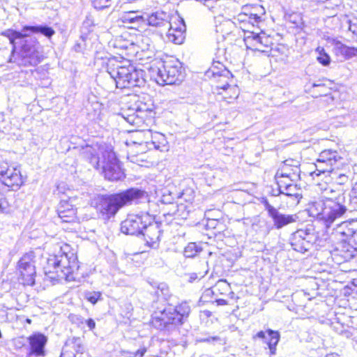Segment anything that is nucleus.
Masks as SVG:
<instances>
[{
	"label": "nucleus",
	"mask_w": 357,
	"mask_h": 357,
	"mask_svg": "<svg viewBox=\"0 0 357 357\" xmlns=\"http://www.w3.org/2000/svg\"><path fill=\"white\" fill-rule=\"evenodd\" d=\"M146 198V191L131 188L116 193L98 195L93 199L91 205L102 220H109L114 218L121 208Z\"/></svg>",
	"instance_id": "nucleus-1"
},
{
	"label": "nucleus",
	"mask_w": 357,
	"mask_h": 357,
	"mask_svg": "<svg viewBox=\"0 0 357 357\" xmlns=\"http://www.w3.org/2000/svg\"><path fill=\"white\" fill-rule=\"evenodd\" d=\"M106 68L117 88L141 86L145 83L144 71L137 69L128 61H120L112 58L108 60Z\"/></svg>",
	"instance_id": "nucleus-2"
},
{
	"label": "nucleus",
	"mask_w": 357,
	"mask_h": 357,
	"mask_svg": "<svg viewBox=\"0 0 357 357\" xmlns=\"http://www.w3.org/2000/svg\"><path fill=\"white\" fill-rule=\"evenodd\" d=\"M344 202L343 195L335 199L331 198L325 201L319 200L313 203L310 210L313 215L322 221L328 229L333 223L344 217L348 210Z\"/></svg>",
	"instance_id": "nucleus-3"
},
{
	"label": "nucleus",
	"mask_w": 357,
	"mask_h": 357,
	"mask_svg": "<svg viewBox=\"0 0 357 357\" xmlns=\"http://www.w3.org/2000/svg\"><path fill=\"white\" fill-rule=\"evenodd\" d=\"M77 257L72 252H66L61 248V251L56 255L48 259L47 271L46 275L55 273L56 276L50 275L54 280L64 279L66 281H74L75 280V273L78 270Z\"/></svg>",
	"instance_id": "nucleus-4"
},
{
	"label": "nucleus",
	"mask_w": 357,
	"mask_h": 357,
	"mask_svg": "<svg viewBox=\"0 0 357 357\" xmlns=\"http://www.w3.org/2000/svg\"><path fill=\"white\" fill-rule=\"evenodd\" d=\"M190 310V307L186 302L175 307H167L162 311L155 313L153 325L160 330L174 331L187 320Z\"/></svg>",
	"instance_id": "nucleus-5"
},
{
	"label": "nucleus",
	"mask_w": 357,
	"mask_h": 357,
	"mask_svg": "<svg viewBox=\"0 0 357 357\" xmlns=\"http://www.w3.org/2000/svg\"><path fill=\"white\" fill-rule=\"evenodd\" d=\"M342 160L343 158L337 151L324 150L319 153V158L317 159L316 169L319 173L329 172L332 179L337 184L344 185L349 180L348 176L344 173H338L335 170L343 163Z\"/></svg>",
	"instance_id": "nucleus-6"
},
{
	"label": "nucleus",
	"mask_w": 357,
	"mask_h": 357,
	"mask_svg": "<svg viewBox=\"0 0 357 357\" xmlns=\"http://www.w3.org/2000/svg\"><path fill=\"white\" fill-rule=\"evenodd\" d=\"M151 77L160 85L176 84L184 78L182 63L176 59L163 61L160 67L151 68Z\"/></svg>",
	"instance_id": "nucleus-7"
},
{
	"label": "nucleus",
	"mask_w": 357,
	"mask_h": 357,
	"mask_svg": "<svg viewBox=\"0 0 357 357\" xmlns=\"http://www.w3.org/2000/svg\"><path fill=\"white\" fill-rule=\"evenodd\" d=\"M19 40H20L21 48L18 56L15 58V54L13 56L11 53L8 61L10 63H17L18 66H36L40 63L43 56L40 52L41 46L37 40L33 38H26V37Z\"/></svg>",
	"instance_id": "nucleus-8"
},
{
	"label": "nucleus",
	"mask_w": 357,
	"mask_h": 357,
	"mask_svg": "<svg viewBox=\"0 0 357 357\" xmlns=\"http://www.w3.org/2000/svg\"><path fill=\"white\" fill-rule=\"evenodd\" d=\"M248 9V7H245V11L234 17V21L227 20L221 23L217 31L223 32L226 29L225 33L229 34L231 32V28L234 26H238L244 32V36L248 35L249 31H254L255 26L261 21V17L257 13L247 12Z\"/></svg>",
	"instance_id": "nucleus-9"
},
{
	"label": "nucleus",
	"mask_w": 357,
	"mask_h": 357,
	"mask_svg": "<svg viewBox=\"0 0 357 357\" xmlns=\"http://www.w3.org/2000/svg\"><path fill=\"white\" fill-rule=\"evenodd\" d=\"M318 238V232L313 224H307L294 232L289 238L291 248L296 252L304 253L309 250Z\"/></svg>",
	"instance_id": "nucleus-10"
},
{
	"label": "nucleus",
	"mask_w": 357,
	"mask_h": 357,
	"mask_svg": "<svg viewBox=\"0 0 357 357\" xmlns=\"http://www.w3.org/2000/svg\"><path fill=\"white\" fill-rule=\"evenodd\" d=\"M101 164L102 173L108 181H116L125 177L119 160L112 150L107 149L102 152Z\"/></svg>",
	"instance_id": "nucleus-11"
},
{
	"label": "nucleus",
	"mask_w": 357,
	"mask_h": 357,
	"mask_svg": "<svg viewBox=\"0 0 357 357\" xmlns=\"http://www.w3.org/2000/svg\"><path fill=\"white\" fill-rule=\"evenodd\" d=\"M30 33H41L47 38H51L54 33V30L47 25L24 26L22 31H17L13 29H8L2 32L1 35L7 37L10 43L12 45V54L16 52V40L26 37Z\"/></svg>",
	"instance_id": "nucleus-12"
},
{
	"label": "nucleus",
	"mask_w": 357,
	"mask_h": 357,
	"mask_svg": "<svg viewBox=\"0 0 357 357\" xmlns=\"http://www.w3.org/2000/svg\"><path fill=\"white\" fill-rule=\"evenodd\" d=\"M151 112L152 109L146 103L139 102L124 112L122 116L130 125L140 127Z\"/></svg>",
	"instance_id": "nucleus-13"
},
{
	"label": "nucleus",
	"mask_w": 357,
	"mask_h": 357,
	"mask_svg": "<svg viewBox=\"0 0 357 357\" xmlns=\"http://www.w3.org/2000/svg\"><path fill=\"white\" fill-rule=\"evenodd\" d=\"M33 252L26 253L18 261V270L25 285L33 286L35 284L36 269L33 261Z\"/></svg>",
	"instance_id": "nucleus-14"
},
{
	"label": "nucleus",
	"mask_w": 357,
	"mask_h": 357,
	"mask_svg": "<svg viewBox=\"0 0 357 357\" xmlns=\"http://www.w3.org/2000/svg\"><path fill=\"white\" fill-rule=\"evenodd\" d=\"M261 203L267 211L268 217L272 219L274 227L277 229H280L291 223L295 222L298 219V216L295 214L290 215L280 213L266 199H264Z\"/></svg>",
	"instance_id": "nucleus-15"
},
{
	"label": "nucleus",
	"mask_w": 357,
	"mask_h": 357,
	"mask_svg": "<svg viewBox=\"0 0 357 357\" xmlns=\"http://www.w3.org/2000/svg\"><path fill=\"white\" fill-rule=\"evenodd\" d=\"M244 42L248 48L260 51L262 52H268L271 48L272 39L264 32L259 33L254 31H249L248 35L244 36Z\"/></svg>",
	"instance_id": "nucleus-16"
},
{
	"label": "nucleus",
	"mask_w": 357,
	"mask_h": 357,
	"mask_svg": "<svg viewBox=\"0 0 357 357\" xmlns=\"http://www.w3.org/2000/svg\"><path fill=\"white\" fill-rule=\"evenodd\" d=\"M0 182L13 191L17 190L23 183L20 171L7 167H0Z\"/></svg>",
	"instance_id": "nucleus-17"
},
{
	"label": "nucleus",
	"mask_w": 357,
	"mask_h": 357,
	"mask_svg": "<svg viewBox=\"0 0 357 357\" xmlns=\"http://www.w3.org/2000/svg\"><path fill=\"white\" fill-rule=\"evenodd\" d=\"M146 226V222L144 220V217L139 215H129L127 218L122 221L121 224V231L127 235H141L144 227Z\"/></svg>",
	"instance_id": "nucleus-18"
},
{
	"label": "nucleus",
	"mask_w": 357,
	"mask_h": 357,
	"mask_svg": "<svg viewBox=\"0 0 357 357\" xmlns=\"http://www.w3.org/2000/svg\"><path fill=\"white\" fill-rule=\"evenodd\" d=\"M29 342V352L26 357H43L45 356V347L47 337L40 333H36L27 337Z\"/></svg>",
	"instance_id": "nucleus-19"
},
{
	"label": "nucleus",
	"mask_w": 357,
	"mask_h": 357,
	"mask_svg": "<svg viewBox=\"0 0 357 357\" xmlns=\"http://www.w3.org/2000/svg\"><path fill=\"white\" fill-rule=\"evenodd\" d=\"M141 235L143 236L146 245L153 249L158 248L160 244V237L161 229L158 223H146Z\"/></svg>",
	"instance_id": "nucleus-20"
},
{
	"label": "nucleus",
	"mask_w": 357,
	"mask_h": 357,
	"mask_svg": "<svg viewBox=\"0 0 357 357\" xmlns=\"http://www.w3.org/2000/svg\"><path fill=\"white\" fill-rule=\"evenodd\" d=\"M56 211L59 218L62 222H72L77 218V208H75L70 200H61L57 206Z\"/></svg>",
	"instance_id": "nucleus-21"
},
{
	"label": "nucleus",
	"mask_w": 357,
	"mask_h": 357,
	"mask_svg": "<svg viewBox=\"0 0 357 357\" xmlns=\"http://www.w3.org/2000/svg\"><path fill=\"white\" fill-rule=\"evenodd\" d=\"M348 245H342V248L337 249L335 256L342 258V261H347L354 257V252L357 250V229L347 238Z\"/></svg>",
	"instance_id": "nucleus-22"
},
{
	"label": "nucleus",
	"mask_w": 357,
	"mask_h": 357,
	"mask_svg": "<svg viewBox=\"0 0 357 357\" xmlns=\"http://www.w3.org/2000/svg\"><path fill=\"white\" fill-rule=\"evenodd\" d=\"M147 26L169 28L170 26L169 15L162 11H157L150 15H146Z\"/></svg>",
	"instance_id": "nucleus-23"
},
{
	"label": "nucleus",
	"mask_w": 357,
	"mask_h": 357,
	"mask_svg": "<svg viewBox=\"0 0 357 357\" xmlns=\"http://www.w3.org/2000/svg\"><path fill=\"white\" fill-rule=\"evenodd\" d=\"M333 53L337 57V60L342 61L357 56V49L353 47H348L338 42L335 44Z\"/></svg>",
	"instance_id": "nucleus-24"
},
{
	"label": "nucleus",
	"mask_w": 357,
	"mask_h": 357,
	"mask_svg": "<svg viewBox=\"0 0 357 357\" xmlns=\"http://www.w3.org/2000/svg\"><path fill=\"white\" fill-rule=\"evenodd\" d=\"M357 229V220H351L350 221H342L336 225V227L333 228V231L337 235H340L346 238L345 240L351 235L354 231Z\"/></svg>",
	"instance_id": "nucleus-25"
},
{
	"label": "nucleus",
	"mask_w": 357,
	"mask_h": 357,
	"mask_svg": "<svg viewBox=\"0 0 357 357\" xmlns=\"http://www.w3.org/2000/svg\"><path fill=\"white\" fill-rule=\"evenodd\" d=\"M167 29H168L167 36L170 42L175 44H181L183 42L185 39L184 33L186 29L183 21H182V24L178 27L173 28L170 24V26Z\"/></svg>",
	"instance_id": "nucleus-26"
},
{
	"label": "nucleus",
	"mask_w": 357,
	"mask_h": 357,
	"mask_svg": "<svg viewBox=\"0 0 357 357\" xmlns=\"http://www.w3.org/2000/svg\"><path fill=\"white\" fill-rule=\"evenodd\" d=\"M300 188L297 187V185L293 183L291 185H287L284 183L281 182L280 183V188L277 190V192H274L273 195L278 196L279 195H284L287 197H294L296 198L300 196Z\"/></svg>",
	"instance_id": "nucleus-27"
},
{
	"label": "nucleus",
	"mask_w": 357,
	"mask_h": 357,
	"mask_svg": "<svg viewBox=\"0 0 357 357\" xmlns=\"http://www.w3.org/2000/svg\"><path fill=\"white\" fill-rule=\"evenodd\" d=\"M300 169L298 166L294 168H290L287 166H282L278 170L275 177L276 178H289L290 181H294L298 176Z\"/></svg>",
	"instance_id": "nucleus-28"
},
{
	"label": "nucleus",
	"mask_w": 357,
	"mask_h": 357,
	"mask_svg": "<svg viewBox=\"0 0 357 357\" xmlns=\"http://www.w3.org/2000/svg\"><path fill=\"white\" fill-rule=\"evenodd\" d=\"M268 338L266 342L271 355L275 354L276 347L279 342L280 335L278 331L268 329L266 331Z\"/></svg>",
	"instance_id": "nucleus-29"
},
{
	"label": "nucleus",
	"mask_w": 357,
	"mask_h": 357,
	"mask_svg": "<svg viewBox=\"0 0 357 357\" xmlns=\"http://www.w3.org/2000/svg\"><path fill=\"white\" fill-rule=\"evenodd\" d=\"M208 73H211L213 77L218 76L227 79L232 76L231 72L228 70L220 61L213 62V66Z\"/></svg>",
	"instance_id": "nucleus-30"
},
{
	"label": "nucleus",
	"mask_w": 357,
	"mask_h": 357,
	"mask_svg": "<svg viewBox=\"0 0 357 357\" xmlns=\"http://www.w3.org/2000/svg\"><path fill=\"white\" fill-rule=\"evenodd\" d=\"M202 251L200 245L196 243H189L184 248L183 255L187 258H192Z\"/></svg>",
	"instance_id": "nucleus-31"
},
{
	"label": "nucleus",
	"mask_w": 357,
	"mask_h": 357,
	"mask_svg": "<svg viewBox=\"0 0 357 357\" xmlns=\"http://www.w3.org/2000/svg\"><path fill=\"white\" fill-rule=\"evenodd\" d=\"M142 15H139L137 11H130L122 15L121 20L125 24L132 23L133 22H142Z\"/></svg>",
	"instance_id": "nucleus-32"
},
{
	"label": "nucleus",
	"mask_w": 357,
	"mask_h": 357,
	"mask_svg": "<svg viewBox=\"0 0 357 357\" xmlns=\"http://www.w3.org/2000/svg\"><path fill=\"white\" fill-rule=\"evenodd\" d=\"M84 298L95 305L98 301L102 300V293L100 291H87L84 292Z\"/></svg>",
	"instance_id": "nucleus-33"
},
{
	"label": "nucleus",
	"mask_w": 357,
	"mask_h": 357,
	"mask_svg": "<svg viewBox=\"0 0 357 357\" xmlns=\"http://www.w3.org/2000/svg\"><path fill=\"white\" fill-rule=\"evenodd\" d=\"M66 344L72 345L73 348L77 353L82 354L84 351V346L80 337H73V338L69 339L66 342Z\"/></svg>",
	"instance_id": "nucleus-34"
},
{
	"label": "nucleus",
	"mask_w": 357,
	"mask_h": 357,
	"mask_svg": "<svg viewBox=\"0 0 357 357\" xmlns=\"http://www.w3.org/2000/svg\"><path fill=\"white\" fill-rule=\"evenodd\" d=\"M349 197L351 211H357V182L354 185Z\"/></svg>",
	"instance_id": "nucleus-35"
},
{
	"label": "nucleus",
	"mask_w": 357,
	"mask_h": 357,
	"mask_svg": "<svg viewBox=\"0 0 357 357\" xmlns=\"http://www.w3.org/2000/svg\"><path fill=\"white\" fill-rule=\"evenodd\" d=\"M179 197L180 196L174 195L170 191L165 190L161 196L160 201L162 203L165 204H172L174 202L175 199Z\"/></svg>",
	"instance_id": "nucleus-36"
},
{
	"label": "nucleus",
	"mask_w": 357,
	"mask_h": 357,
	"mask_svg": "<svg viewBox=\"0 0 357 357\" xmlns=\"http://www.w3.org/2000/svg\"><path fill=\"white\" fill-rule=\"evenodd\" d=\"M206 227L208 229H215L217 232H220L222 224L216 219H209L207 220Z\"/></svg>",
	"instance_id": "nucleus-37"
},
{
	"label": "nucleus",
	"mask_w": 357,
	"mask_h": 357,
	"mask_svg": "<svg viewBox=\"0 0 357 357\" xmlns=\"http://www.w3.org/2000/svg\"><path fill=\"white\" fill-rule=\"evenodd\" d=\"M196 341L197 342H207L209 344H215V343L219 342L221 344V338L219 336H207V337H199L197 338Z\"/></svg>",
	"instance_id": "nucleus-38"
},
{
	"label": "nucleus",
	"mask_w": 357,
	"mask_h": 357,
	"mask_svg": "<svg viewBox=\"0 0 357 357\" xmlns=\"http://www.w3.org/2000/svg\"><path fill=\"white\" fill-rule=\"evenodd\" d=\"M112 0H93V7L97 10H102L111 6Z\"/></svg>",
	"instance_id": "nucleus-39"
},
{
	"label": "nucleus",
	"mask_w": 357,
	"mask_h": 357,
	"mask_svg": "<svg viewBox=\"0 0 357 357\" xmlns=\"http://www.w3.org/2000/svg\"><path fill=\"white\" fill-rule=\"evenodd\" d=\"M128 24H130L129 27L131 29H135L137 30L143 29L146 26H147L146 16H142V22H133L132 23H129Z\"/></svg>",
	"instance_id": "nucleus-40"
},
{
	"label": "nucleus",
	"mask_w": 357,
	"mask_h": 357,
	"mask_svg": "<svg viewBox=\"0 0 357 357\" xmlns=\"http://www.w3.org/2000/svg\"><path fill=\"white\" fill-rule=\"evenodd\" d=\"M102 158H100L98 155L91 154L89 158V162L96 169L101 168Z\"/></svg>",
	"instance_id": "nucleus-41"
},
{
	"label": "nucleus",
	"mask_w": 357,
	"mask_h": 357,
	"mask_svg": "<svg viewBox=\"0 0 357 357\" xmlns=\"http://www.w3.org/2000/svg\"><path fill=\"white\" fill-rule=\"evenodd\" d=\"M9 209V203L6 197L0 195V213H6Z\"/></svg>",
	"instance_id": "nucleus-42"
},
{
	"label": "nucleus",
	"mask_w": 357,
	"mask_h": 357,
	"mask_svg": "<svg viewBox=\"0 0 357 357\" xmlns=\"http://www.w3.org/2000/svg\"><path fill=\"white\" fill-rule=\"evenodd\" d=\"M317 61L323 66H328L331 62V59L328 54L325 52L320 53L317 56Z\"/></svg>",
	"instance_id": "nucleus-43"
},
{
	"label": "nucleus",
	"mask_w": 357,
	"mask_h": 357,
	"mask_svg": "<svg viewBox=\"0 0 357 357\" xmlns=\"http://www.w3.org/2000/svg\"><path fill=\"white\" fill-rule=\"evenodd\" d=\"M70 319L73 323L77 324H81L84 322V319L79 315H73L70 316Z\"/></svg>",
	"instance_id": "nucleus-44"
},
{
	"label": "nucleus",
	"mask_w": 357,
	"mask_h": 357,
	"mask_svg": "<svg viewBox=\"0 0 357 357\" xmlns=\"http://www.w3.org/2000/svg\"><path fill=\"white\" fill-rule=\"evenodd\" d=\"M84 322L87 325L89 330L92 331L96 328V322L93 319L90 318L88 319L87 320H84Z\"/></svg>",
	"instance_id": "nucleus-45"
},
{
	"label": "nucleus",
	"mask_w": 357,
	"mask_h": 357,
	"mask_svg": "<svg viewBox=\"0 0 357 357\" xmlns=\"http://www.w3.org/2000/svg\"><path fill=\"white\" fill-rule=\"evenodd\" d=\"M277 179V184H278V188H280V183L281 182L282 183H284L285 184L287 185H291L293 184V181H290L289 178H276Z\"/></svg>",
	"instance_id": "nucleus-46"
},
{
	"label": "nucleus",
	"mask_w": 357,
	"mask_h": 357,
	"mask_svg": "<svg viewBox=\"0 0 357 357\" xmlns=\"http://www.w3.org/2000/svg\"><path fill=\"white\" fill-rule=\"evenodd\" d=\"M296 162L295 160H286L284 162V164L282 166H287L290 168H294L295 166H297L296 165H294V163Z\"/></svg>",
	"instance_id": "nucleus-47"
},
{
	"label": "nucleus",
	"mask_w": 357,
	"mask_h": 357,
	"mask_svg": "<svg viewBox=\"0 0 357 357\" xmlns=\"http://www.w3.org/2000/svg\"><path fill=\"white\" fill-rule=\"evenodd\" d=\"M146 348H142V349H138L136 352H135L133 354H134V357H143L144 354L146 353Z\"/></svg>",
	"instance_id": "nucleus-48"
},
{
	"label": "nucleus",
	"mask_w": 357,
	"mask_h": 357,
	"mask_svg": "<svg viewBox=\"0 0 357 357\" xmlns=\"http://www.w3.org/2000/svg\"><path fill=\"white\" fill-rule=\"evenodd\" d=\"M256 337L259 338V339H262L263 340H264L265 342H266V340H267V337L266 335V333L261 331L259 332H258L257 334H256Z\"/></svg>",
	"instance_id": "nucleus-49"
},
{
	"label": "nucleus",
	"mask_w": 357,
	"mask_h": 357,
	"mask_svg": "<svg viewBox=\"0 0 357 357\" xmlns=\"http://www.w3.org/2000/svg\"><path fill=\"white\" fill-rule=\"evenodd\" d=\"M73 50L74 51H75L76 52H80L82 51V46H81V44L79 43H77L74 46H73Z\"/></svg>",
	"instance_id": "nucleus-50"
},
{
	"label": "nucleus",
	"mask_w": 357,
	"mask_h": 357,
	"mask_svg": "<svg viewBox=\"0 0 357 357\" xmlns=\"http://www.w3.org/2000/svg\"><path fill=\"white\" fill-rule=\"evenodd\" d=\"M217 54H218V57H220L222 55L225 56V49L221 50L219 48L218 50Z\"/></svg>",
	"instance_id": "nucleus-51"
},
{
	"label": "nucleus",
	"mask_w": 357,
	"mask_h": 357,
	"mask_svg": "<svg viewBox=\"0 0 357 357\" xmlns=\"http://www.w3.org/2000/svg\"><path fill=\"white\" fill-rule=\"evenodd\" d=\"M218 305H225L227 304V301L225 300V299H218L216 301Z\"/></svg>",
	"instance_id": "nucleus-52"
},
{
	"label": "nucleus",
	"mask_w": 357,
	"mask_h": 357,
	"mask_svg": "<svg viewBox=\"0 0 357 357\" xmlns=\"http://www.w3.org/2000/svg\"><path fill=\"white\" fill-rule=\"evenodd\" d=\"M313 87H324L325 84L319 81L317 83H314L312 84Z\"/></svg>",
	"instance_id": "nucleus-53"
},
{
	"label": "nucleus",
	"mask_w": 357,
	"mask_h": 357,
	"mask_svg": "<svg viewBox=\"0 0 357 357\" xmlns=\"http://www.w3.org/2000/svg\"><path fill=\"white\" fill-rule=\"evenodd\" d=\"M225 285L226 283L224 281H218V283L216 284V285L215 286L214 289H216L218 286H220V285Z\"/></svg>",
	"instance_id": "nucleus-54"
},
{
	"label": "nucleus",
	"mask_w": 357,
	"mask_h": 357,
	"mask_svg": "<svg viewBox=\"0 0 357 357\" xmlns=\"http://www.w3.org/2000/svg\"><path fill=\"white\" fill-rule=\"evenodd\" d=\"M325 357H340V356L337 355V354L332 353L327 354Z\"/></svg>",
	"instance_id": "nucleus-55"
},
{
	"label": "nucleus",
	"mask_w": 357,
	"mask_h": 357,
	"mask_svg": "<svg viewBox=\"0 0 357 357\" xmlns=\"http://www.w3.org/2000/svg\"><path fill=\"white\" fill-rule=\"evenodd\" d=\"M230 85L228 82H227L225 84H224L222 86H220L221 89L226 90Z\"/></svg>",
	"instance_id": "nucleus-56"
},
{
	"label": "nucleus",
	"mask_w": 357,
	"mask_h": 357,
	"mask_svg": "<svg viewBox=\"0 0 357 357\" xmlns=\"http://www.w3.org/2000/svg\"><path fill=\"white\" fill-rule=\"evenodd\" d=\"M177 207H178V211H179L180 210H184L185 208V206L183 205L177 206Z\"/></svg>",
	"instance_id": "nucleus-57"
},
{
	"label": "nucleus",
	"mask_w": 357,
	"mask_h": 357,
	"mask_svg": "<svg viewBox=\"0 0 357 357\" xmlns=\"http://www.w3.org/2000/svg\"><path fill=\"white\" fill-rule=\"evenodd\" d=\"M26 322L27 324H31V319L27 318V319H26Z\"/></svg>",
	"instance_id": "nucleus-58"
},
{
	"label": "nucleus",
	"mask_w": 357,
	"mask_h": 357,
	"mask_svg": "<svg viewBox=\"0 0 357 357\" xmlns=\"http://www.w3.org/2000/svg\"><path fill=\"white\" fill-rule=\"evenodd\" d=\"M187 215H188V212L186 213V214H183V215L182 216V218L183 219H186L187 218Z\"/></svg>",
	"instance_id": "nucleus-59"
}]
</instances>
